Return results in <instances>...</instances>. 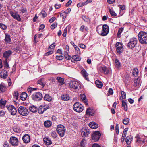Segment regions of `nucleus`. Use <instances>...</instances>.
<instances>
[{
	"mask_svg": "<svg viewBox=\"0 0 147 147\" xmlns=\"http://www.w3.org/2000/svg\"><path fill=\"white\" fill-rule=\"evenodd\" d=\"M138 37L140 43L142 44H147V33L141 32L138 34Z\"/></svg>",
	"mask_w": 147,
	"mask_h": 147,
	"instance_id": "1",
	"label": "nucleus"
},
{
	"mask_svg": "<svg viewBox=\"0 0 147 147\" xmlns=\"http://www.w3.org/2000/svg\"><path fill=\"white\" fill-rule=\"evenodd\" d=\"M18 112L19 114L24 116L28 115L29 112L28 109L25 107L21 106L18 109Z\"/></svg>",
	"mask_w": 147,
	"mask_h": 147,
	"instance_id": "2",
	"label": "nucleus"
},
{
	"mask_svg": "<svg viewBox=\"0 0 147 147\" xmlns=\"http://www.w3.org/2000/svg\"><path fill=\"white\" fill-rule=\"evenodd\" d=\"M73 108L75 111L80 112L83 111L84 107L80 103L76 102L74 105Z\"/></svg>",
	"mask_w": 147,
	"mask_h": 147,
	"instance_id": "3",
	"label": "nucleus"
},
{
	"mask_svg": "<svg viewBox=\"0 0 147 147\" xmlns=\"http://www.w3.org/2000/svg\"><path fill=\"white\" fill-rule=\"evenodd\" d=\"M65 131V128L64 126L61 125H59L57 128V131L61 137L64 136Z\"/></svg>",
	"mask_w": 147,
	"mask_h": 147,
	"instance_id": "4",
	"label": "nucleus"
},
{
	"mask_svg": "<svg viewBox=\"0 0 147 147\" xmlns=\"http://www.w3.org/2000/svg\"><path fill=\"white\" fill-rule=\"evenodd\" d=\"M138 42L137 39L134 37L131 38L129 42L128 43L127 46L130 48H132L135 47Z\"/></svg>",
	"mask_w": 147,
	"mask_h": 147,
	"instance_id": "5",
	"label": "nucleus"
},
{
	"mask_svg": "<svg viewBox=\"0 0 147 147\" xmlns=\"http://www.w3.org/2000/svg\"><path fill=\"white\" fill-rule=\"evenodd\" d=\"M101 134L99 131L94 132L92 135V140L95 142L98 140L101 136Z\"/></svg>",
	"mask_w": 147,
	"mask_h": 147,
	"instance_id": "6",
	"label": "nucleus"
},
{
	"mask_svg": "<svg viewBox=\"0 0 147 147\" xmlns=\"http://www.w3.org/2000/svg\"><path fill=\"white\" fill-rule=\"evenodd\" d=\"M79 85V83L76 81H71L69 84L70 87L73 90L78 89L80 87Z\"/></svg>",
	"mask_w": 147,
	"mask_h": 147,
	"instance_id": "7",
	"label": "nucleus"
},
{
	"mask_svg": "<svg viewBox=\"0 0 147 147\" xmlns=\"http://www.w3.org/2000/svg\"><path fill=\"white\" fill-rule=\"evenodd\" d=\"M32 98L34 100L39 101L42 99V96L41 93L38 92L33 94L32 96Z\"/></svg>",
	"mask_w": 147,
	"mask_h": 147,
	"instance_id": "8",
	"label": "nucleus"
},
{
	"mask_svg": "<svg viewBox=\"0 0 147 147\" xmlns=\"http://www.w3.org/2000/svg\"><path fill=\"white\" fill-rule=\"evenodd\" d=\"M6 107L12 115H14L16 114L17 111L14 106L12 105H9L7 106Z\"/></svg>",
	"mask_w": 147,
	"mask_h": 147,
	"instance_id": "9",
	"label": "nucleus"
},
{
	"mask_svg": "<svg viewBox=\"0 0 147 147\" xmlns=\"http://www.w3.org/2000/svg\"><path fill=\"white\" fill-rule=\"evenodd\" d=\"M115 46L117 52L119 54L122 53L123 51V48L121 43L117 42L116 43Z\"/></svg>",
	"mask_w": 147,
	"mask_h": 147,
	"instance_id": "10",
	"label": "nucleus"
},
{
	"mask_svg": "<svg viewBox=\"0 0 147 147\" xmlns=\"http://www.w3.org/2000/svg\"><path fill=\"white\" fill-rule=\"evenodd\" d=\"M10 142L12 145L14 146H17L18 144V139L15 137H12L10 138Z\"/></svg>",
	"mask_w": 147,
	"mask_h": 147,
	"instance_id": "11",
	"label": "nucleus"
},
{
	"mask_svg": "<svg viewBox=\"0 0 147 147\" xmlns=\"http://www.w3.org/2000/svg\"><path fill=\"white\" fill-rule=\"evenodd\" d=\"M109 32V28L108 26L106 25H104L102 26V30L101 33V35L105 36Z\"/></svg>",
	"mask_w": 147,
	"mask_h": 147,
	"instance_id": "12",
	"label": "nucleus"
},
{
	"mask_svg": "<svg viewBox=\"0 0 147 147\" xmlns=\"http://www.w3.org/2000/svg\"><path fill=\"white\" fill-rule=\"evenodd\" d=\"M81 133L83 137H86L89 134V130L86 128H83L81 130Z\"/></svg>",
	"mask_w": 147,
	"mask_h": 147,
	"instance_id": "13",
	"label": "nucleus"
},
{
	"mask_svg": "<svg viewBox=\"0 0 147 147\" xmlns=\"http://www.w3.org/2000/svg\"><path fill=\"white\" fill-rule=\"evenodd\" d=\"M10 14L15 19H16L18 21H20L21 18L20 16L16 12L11 11Z\"/></svg>",
	"mask_w": 147,
	"mask_h": 147,
	"instance_id": "14",
	"label": "nucleus"
},
{
	"mask_svg": "<svg viewBox=\"0 0 147 147\" xmlns=\"http://www.w3.org/2000/svg\"><path fill=\"white\" fill-rule=\"evenodd\" d=\"M22 140L25 143H28L30 141V138L29 135L28 134H25L23 136Z\"/></svg>",
	"mask_w": 147,
	"mask_h": 147,
	"instance_id": "15",
	"label": "nucleus"
},
{
	"mask_svg": "<svg viewBox=\"0 0 147 147\" xmlns=\"http://www.w3.org/2000/svg\"><path fill=\"white\" fill-rule=\"evenodd\" d=\"M12 53V52L10 50L6 51L3 53V57L4 58H5V59H7V58H9Z\"/></svg>",
	"mask_w": 147,
	"mask_h": 147,
	"instance_id": "16",
	"label": "nucleus"
},
{
	"mask_svg": "<svg viewBox=\"0 0 147 147\" xmlns=\"http://www.w3.org/2000/svg\"><path fill=\"white\" fill-rule=\"evenodd\" d=\"M100 72L103 73L105 74H107L109 73V71L107 68L105 67H101L100 68Z\"/></svg>",
	"mask_w": 147,
	"mask_h": 147,
	"instance_id": "17",
	"label": "nucleus"
},
{
	"mask_svg": "<svg viewBox=\"0 0 147 147\" xmlns=\"http://www.w3.org/2000/svg\"><path fill=\"white\" fill-rule=\"evenodd\" d=\"M89 125L90 128L93 129L97 128L98 127V125L94 122L90 123Z\"/></svg>",
	"mask_w": 147,
	"mask_h": 147,
	"instance_id": "18",
	"label": "nucleus"
},
{
	"mask_svg": "<svg viewBox=\"0 0 147 147\" xmlns=\"http://www.w3.org/2000/svg\"><path fill=\"white\" fill-rule=\"evenodd\" d=\"M132 137L131 135L127 136L126 139L125 141L127 145H129L132 140Z\"/></svg>",
	"mask_w": 147,
	"mask_h": 147,
	"instance_id": "19",
	"label": "nucleus"
},
{
	"mask_svg": "<svg viewBox=\"0 0 147 147\" xmlns=\"http://www.w3.org/2000/svg\"><path fill=\"white\" fill-rule=\"evenodd\" d=\"M1 77L4 79L6 78L7 76V71L6 70H3L2 71L0 74Z\"/></svg>",
	"mask_w": 147,
	"mask_h": 147,
	"instance_id": "20",
	"label": "nucleus"
},
{
	"mask_svg": "<svg viewBox=\"0 0 147 147\" xmlns=\"http://www.w3.org/2000/svg\"><path fill=\"white\" fill-rule=\"evenodd\" d=\"M82 75L88 81H89V79L88 78V75L86 71L84 70H82L81 72Z\"/></svg>",
	"mask_w": 147,
	"mask_h": 147,
	"instance_id": "21",
	"label": "nucleus"
},
{
	"mask_svg": "<svg viewBox=\"0 0 147 147\" xmlns=\"http://www.w3.org/2000/svg\"><path fill=\"white\" fill-rule=\"evenodd\" d=\"M95 83L97 87L99 88H101L103 86V84L101 81L97 80L95 82Z\"/></svg>",
	"mask_w": 147,
	"mask_h": 147,
	"instance_id": "22",
	"label": "nucleus"
},
{
	"mask_svg": "<svg viewBox=\"0 0 147 147\" xmlns=\"http://www.w3.org/2000/svg\"><path fill=\"white\" fill-rule=\"evenodd\" d=\"M81 59V57L78 55H74L73 56L71 60L72 62L74 61H78Z\"/></svg>",
	"mask_w": 147,
	"mask_h": 147,
	"instance_id": "23",
	"label": "nucleus"
},
{
	"mask_svg": "<svg viewBox=\"0 0 147 147\" xmlns=\"http://www.w3.org/2000/svg\"><path fill=\"white\" fill-rule=\"evenodd\" d=\"M27 97V94L25 92H23L20 96V99L22 100H25Z\"/></svg>",
	"mask_w": 147,
	"mask_h": 147,
	"instance_id": "24",
	"label": "nucleus"
},
{
	"mask_svg": "<svg viewBox=\"0 0 147 147\" xmlns=\"http://www.w3.org/2000/svg\"><path fill=\"white\" fill-rule=\"evenodd\" d=\"M52 124L51 122L49 120H47L45 121L44 123V125L45 126L47 127H50Z\"/></svg>",
	"mask_w": 147,
	"mask_h": 147,
	"instance_id": "25",
	"label": "nucleus"
},
{
	"mask_svg": "<svg viewBox=\"0 0 147 147\" xmlns=\"http://www.w3.org/2000/svg\"><path fill=\"white\" fill-rule=\"evenodd\" d=\"M38 83L40 84L43 87L46 84L45 82L44 79H41L38 81Z\"/></svg>",
	"mask_w": 147,
	"mask_h": 147,
	"instance_id": "26",
	"label": "nucleus"
},
{
	"mask_svg": "<svg viewBox=\"0 0 147 147\" xmlns=\"http://www.w3.org/2000/svg\"><path fill=\"white\" fill-rule=\"evenodd\" d=\"M61 98L63 100L67 101L69 100L70 97L67 94L63 95L61 96Z\"/></svg>",
	"mask_w": 147,
	"mask_h": 147,
	"instance_id": "27",
	"label": "nucleus"
},
{
	"mask_svg": "<svg viewBox=\"0 0 147 147\" xmlns=\"http://www.w3.org/2000/svg\"><path fill=\"white\" fill-rule=\"evenodd\" d=\"M45 100L49 102L52 100V97L48 94L45 95L44 97Z\"/></svg>",
	"mask_w": 147,
	"mask_h": 147,
	"instance_id": "28",
	"label": "nucleus"
},
{
	"mask_svg": "<svg viewBox=\"0 0 147 147\" xmlns=\"http://www.w3.org/2000/svg\"><path fill=\"white\" fill-rule=\"evenodd\" d=\"M57 79L58 80V82L61 85H62L64 84V79L61 77H58L57 78Z\"/></svg>",
	"mask_w": 147,
	"mask_h": 147,
	"instance_id": "29",
	"label": "nucleus"
},
{
	"mask_svg": "<svg viewBox=\"0 0 147 147\" xmlns=\"http://www.w3.org/2000/svg\"><path fill=\"white\" fill-rule=\"evenodd\" d=\"M30 111L32 112L35 113L38 110L37 107L34 106H31L29 108Z\"/></svg>",
	"mask_w": 147,
	"mask_h": 147,
	"instance_id": "30",
	"label": "nucleus"
},
{
	"mask_svg": "<svg viewBox=\"0 0 147 147\" xmlns=\"http://www.w3.org/2000/svg\"><path fill=\"white\" fill-rule=\"evenodd\" d=\"M132 74L133 75L135 76L138 75V70L137 68L136 67L134 68L132 71Z\"/></svg>",
	"mask_w": 147,
	"mask_h": 147,
	"instance_id": "31",
	"label": "nucleus"
},
{
	"mask_svg": "<svg viewBox=\"0 0 147 147\" xmlns=\"http://www.w3.org/2000/svg\"><path fill=\"white\" fill-rule=\"evenodd\" d=\"M80 97L81 99L84 101L86 105H88V103H87L86 100V98L85 95L83 94H80Z\"/></svg>",
	"mask_w": 147,
	"mask_h": 147,
	"instance_id": "32",
	"label": "nucleus"
},
{
	"mask_svg": "<svg viewBox=\"0 0 147 147\" xmlns=\"http://www.w3.org/2000/svg\"><path fill=\"white\" fill-rule=\"evenodd\" d=\"M45 111V108H43V106H40L39 107L38 110V112L39 113L42 114Z\"/></svg>",
	"mask_w": 147,
	"mask_h": 147,
	"instance_id": "33",
	"label": "nucleus"
},
{
	"mask_svg": "<svg viewBox=\"0 0 147 147\" xmlns=\"http://www.w3.org/2000/svg\"><path fill=\"white\" fill-rule=\"evenodd\" d=\"M129 118H125L123 120V123L125 125L128 124L129 122Z\"/></svg>",
	"mask_w": 147,
	"mask_h": 147,
	"instance_id": "34",
	"label": "nucleus"
},
{
	"mask_svg": "<svg viewBox=\"0 0 147 147\" xmlns=\"http://www.w3.org/2000/svg\"><path fill=\"white\" fill-rule=\"evenodd\" d=\"M122 106L124 107V109L127 111V106L126 103L124 100L122 101Z\"/></svg>",
	"mask_w": 147,
	"mask_h": 147,
	"instance_id": "35",
	"label": "nucleus"
},
{
	"mask_svg": "<svg viewBox=\"0 0 147 147\" xmlns=\"http://www.w3.org/2000/svg\"><path fill=\"white\" fill-rule=\"evenodd\" d=\"M43 140L45 143L47 145H49L52 143L51 141L48 138H44Z\"/></svg>",
	"mask_w": 147,
	"mask_h": 147,
	"instance_id": "36",
	"label": "nucleus"
},
{
	"mask_svg": "<svg viewBox=\"0 0 147 147\" xmlns=\"http://www.w3.org/2000/svg\"><path fill=\"white\" fill-rule=\"evenodd\" d=\"M121 96L120 98V100H122V99H125L126 98V93L122 91L121 92Z\"/></svg>",
	"mask_w": 147,
	"mask_h": 147,
	"instance_id": "37",
	"label": "nucleus"
},
{
	"mask_svg": "<svg viewBox=\"0 0 147 147\" xmlns=\"http://www.w3.org/2000/svg\"><path fill=\"white\" fill-rule=\"evenodd\" d=\"M88 29V27L86 26H85L84 25L82 26L80 28V30L82 32L84 31H86Z\"/></svg>",
	"mask_w": 147,
	"mask_h": 147,
	"instance_id": "38",
	"label": "nucleus"
},
{
	"mask_svg": "<svg viewBox=\"0 0 147 147\" xmlns=\"http://www.w3.org/2000/svg\"><path fill=\"white\" fill-rule=\"evenodd\" d=\"M6 89L5 86L2 84L0 85V92H4Z\"/></svg>",
	"mask_w": 147,
	"mask_h": 147,
	"instance_id": "39",
	"label": "nucleus"
},
{
	"mask_svg": "<svg viewBox=\"0 0 147 147\" xmlns=\"http://www.w3.org/2000/svg\"><path fill=\"white\" fill-rule=\"evenodd\" d=\"M116 67L118 69H119L121 67V65L119 61L116 59L115 61Z\"/></svg>",
	"mask_w": 147,
	"mask_h": 147,
	"instance_id": "40",
	"label": "nucleus"
},
{
	"mask_svg": "<svg viewBox=\"0 0 147 147\" xmlns=\"http://www.w3.org/2000/svg\"><path fill=\"white\" fill-rule=\"evenodd\" d=\"M13 131L19 133L20 131V128L17 126H14L13 127Z\"/></svg>",
	"mask_w": 147,
	"mask_h": 147,
	"instance_id": "41",
	"label": "nucleus"
},
{
	"mask_svg": "<svg viewBox=\"0 0 147 147\" xmlns=\"http://www.w3.org/2000/svg\"><path fill=\"white\" fill-rule=\"evenodd\" d=\"M5 40L7 42H10L11 41L10 36L9 35L6 34Z\"/></svg>",
	"mask_w": 147,
	"mask_h": 147,
	"instance_id": "42",
	"label": "nucleus"
},
{
	"mask_svg": "<svg viewBox=\"0 0 147 147\" xmlns=\"http://www.w3.org/2000/svg\"><path fill=\"white\" fill-rule=\"evenodd\" d=\"M65 13L64 11H62L61 12L60 14V16L61 17H62V18L63 20H64L66 17V15H65Z\"/></svg>",
	"mask_w": 147,
	"mask_h": 147,
	"instance_id": "43",
	"label": "nucleus"
},
{
	"mask_svg": "<svg viewBox=\"0 0 147 147\" xmlns=\"http://www.w3.org/2000/svg\"><path fill=\"white\" fill-rule=\"evenodd\" d=\"M64 56L65 57L67 60H69L71 59V57L69 55L67 52H65L64 53Z\"/></svg>",
	"mask_w": 147,
	"mask_h": 147,
	"instance_id": "44",
	"label": "nucleus"
},
{
	"mask_svg": "<svg viewBox=\"0 0 147 147\" xmlns=\"http://www.w3.org/2000/svg\"><path fill=\"white\" fill-rule=\"evenodd\" d=\"M36 89H37L36 88L30 87L27 89V90L28 93L30 94L31 93L32 91L34 90H36Z\"/></svg>",
	"mask_w": 147,
	"mask_h": 147,
	"instance_id": "45",
	"label": "nucleus"
},
{
	"mask_svg": "<svg viewBox=\"0 0 147 147\" xmlns=\"http://www.w3.org/2000/svg\"><path fill=\"white\" fill-rule=\"evenodd\" d=\"M91 109L90 108H88L87 109L86 112V114L87 115H89V116H91L92 114H91Z\"/></svg>",
	"mask_w": 147,
	"mask_h": 147,
	"instance_id": "46",
	"label": "nucleus"
},
{
	"mask_svg": "<svg viewBox=\"0 0 147 147\" xmlns=\"http://www.w3.org/2000/svg\"><path fill=\"white\" fill-rule=\"evenodd\" d=\"M86 143V140L84 139L81 142V146L82 147H84Z\"/></svg>",
	"mask_w": 147,
	"mask_h": 147,
	"instance_id": "47",
	"label": "nucleus"
},
{
	"mask_svg": "<svg viewBox=\"0 0 147 147\" xmlns=\"http://www.w3.org/2000/svg\"><path fill=\"white\" fill-rule=\"evenodd\" d=\"M128 130V128H125L124 129L122 134V136H123V137H126Z\"/></svg>",
	"mask_w": 147,
	"mask_h": 147,
	"instance_id": "48",
	"label": "nucleus"
},
{
	"mask_svg": "<svg viewBox=\"0 0 147 147\" xmlns=\"http://www.w3.org/2000/svg\"><path fill=\"white\" fill-rule=\"evenodd\" d=\"M82 18L85 22H90V19L87 17H86L85 16H82Z\"/></svg>",
	"mask_w": 147,
	"mask_h": 147,
	"instance_id": "49",
	"label": "nucleus"
},
{
	"mask_svg": "<svg viewBox=\"0 0 147 147\" xmlns=\"http://www.w3.org/2000/svg\"><path fill=\"white\" fill-rule=\"evenodd\" d=\"M4 66L5 68H8L9 67V65L7 63V59H5L4 61Z\"/></svg>",
	"mask_w": 147,
	"mask_h": 147,
	"instance_id": "50",
	"label": "nucleus"
},
{
	"mask_svg": "<svg viewBox=\"0 0 147 147\" xmlns=\"http://www.w3.org/2000/svg\"><path fill=\"white\" fill-rule=\"evenodd\" d=\"M123 30V28H120L119 29L118 31V33L117 34V36L118 37H119L120 36V35L122 32V31Z\"/></svg>",
	"mask_w": 147,
	"mask_h": 147,
	"instance_id": "51",
	"label": "nucleus"
},
{
	"mask_svg": "<svg viewBox=\"0 0 147 147\" xmlns=\"http://www.w3.org/2000/svg\"><path fill=\"white\" fill-rule=\"evenodd\" d=\"M109 12L111 15L113 16H115L117 15V14L115 13L113 10L111 9H109Z\"/></svg>",
	"mask_w": 147,
	"mask_h": 147,
	"instance_id": "52",
	"label": "nucleus"
},
{
	"mask_svg": "<svg viewBox=\"0 0 147 147\" xmlns=\"http://www.w3.org/2000/svg\"><path fill=\"white\" fill-rule=\"evenodd\" d=\"M74 48L75 49L77 53L78 54H80V50L79 48L77 47V46H74Z\"/></svg>",
	"mask_w": 147,
	"mask_h": 147,
	"instance_id": "53",
	"label": "nucleus"
},
{
	"mask_svg": "<svg viewBox=\"0 0 147 147\" xmlns=\"http://www.w3.org/2000/svg\"><path fill=\"white\" fill-rule=\"evenodd\" d=\"M86 2L79 3L77 4V6L78 7H80L85 5L86 4Z\"/></svg>",
	"mask_w": 147,
	"mask_h": 147,
	"instance_id": "54",
	"label": "nucleus"
},
{
	"mask_svg": "<svg viewBox=\"0 0 147 147\" xmlns=\"http://www.w3.org/2000/svg\"><path fill=\"white\" fill-rule=\"evenodd\" d=\"M6 103V101L4 100L1 99L0 100V106L4 105Z\"/></svg>",
	"mask_w": 147,
	"mask_h": 147,
	"instance_id": "55",
	"label": "nucleus"
},
{
	"mask_svg": "<svg viewBox=\"0 0 147 147\" xmlns=\"http://www.w3.org/2000/svg\"><path fill=\"white\" fill-rule=\"evenodd\" d=\"M18 96H19V94H18V92L17 91L15 92L14 96V98L16 99V100H17L18 99Z\"/></svg>",
	"mask_w": 147,
	"mask_h": 147,
	"instance_id": "56",
	"label": "nucleus"
},
{
	"mask_svg": "<svg viewBox=\"0 0 147 147\" xmlns=\"http://www.w3.org/2000/svg\"><path fill=\"white\" fill-rule=\"evenodd\" d=\"M0 27L3 30H5L7 28L6 25L1 23H0Z\"/></svg>",
	"mask_w": 147,
	"mask_h": 147,
	"instance_id": "57",
	"label": "nucleus"
},
{
	"mask_svg": "<svg viewBox=\"0 0 147 147\" xmlns=\"http://www.w3.org/2000/svg\"><path fill=\"white\" fill-rule=\"evenodd\" d=\"M51 135L52 137L54 138H56L57 136V134L56 133V132L55 131H53L51 133Z\"/></svg>",
	"mask_w": 147,
	"mask_h": 147,
	"instance_id": "58",
	"label": "nucleus"
},
{
	"mask_svg": "<svg viewBox=\"0 0 147 147\" xmlns=\"http://www.w3.org/2000/svg\"><path fill=\"white\" fill-rule=\"evenodd\" d=\"M136 142L140 143L142 141V140L138 135L136 137Z\"/></svg>",
	"mask_w": 147,
	"mask_h": 147,
	"instance_id": "59",
	"label": "nucleus"
},
{
	"mask_svg": "<svg viewBox=\"0 0 147 147\" xmlns=\"http://www.w3.org/2000/svg\"><path fill=\"white\" fill-rule=\"evenodd\" d=\"M53 53V51H50L48 52H47L44 55L45 56H47Z\"/></svg>",
	"mask_w": 147,
	"mask_h": 147,
	"instance_id": "60",
	"label": "nucleus"
},
{
	"mask_svg": "<svg viewBox=\"0 0 147 147\" xmlns=\"http://www.w3.org/2000/svg\"><path fill=\"white\" fill-rule=\"evenodd\" d=\"M56 58L57 59L59 60H61L63 58V57L61 55L60 56H56Z\"/></svg>",
	"mask_w": 147,
	"mask_h": 147,
	"instance_id": "61",
	"label": "nucleus"
},
{
	"mask_svg": "<svg viewBox=\"0 0 147 147\" xmlns=\"http://www.w3.org/2000/svg\"><path fill=\"white\" fill-rule=\"evenodd\" d=\"M40 14H42L43 17H46L47 15V13L44 11H42Z\"/></svg>",
	"mask_w": 147,
	"mask_h": 147,
	"instance_id": "62",
	"label": "nucleus"
},
{
	"mask_svg": "<svg viewBox=\"0 0 147 147\" xmlns=\"http://www.w3.org/2000/svg\"><path fill=\"white\" fill-rule=\"evenodd\" d=\"M71 11V9L70 8H68L65 11H64V13H65V14H68Z\"/></svg>",
	"mask_w": 147,
	"mask_h": 147,
	"instance_id": "63",
	"label": "nucleus"
},
{
	"mask_svg": "<svg viewBox=\"0 0 147 147\" xmlns=\"http://www.w3.org/2000/svg\"><path fill=\"white\" fill-rule=\"evenodd\" d=\"M55 19V17H53L49 20V22L50 23H52L53 22Z\"/></svg>",
	"mask_w": 147,
	"mask_h": 147,
	"instance_id": "64",
	"label": "nucleus"
}]
</instances>
